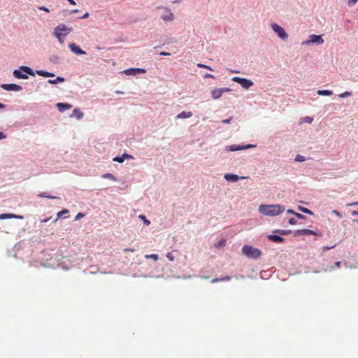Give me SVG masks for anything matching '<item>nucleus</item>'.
<instances>
[{"mask_svg": "<svg viewBox=\"0 0 358 358\" xmlns=\"http://www.w3.org/2000/svg\"><path fill=\"white\" fill-rule=\"evenodd\" d=\"M285 208L283 206L279 204L266 205L262 204L259 206L258 210L262 215L266 216H276L285 211Z\"/></svg>", "mask_w": 358, "mask_h": 358, "instance_id": "nucleus-1", "label": "nucleus"}, {"mask_svg": "<svg viewBox=\"0 0 358 358\" xmlns=\"http://www.w3.org/2000/svg\"><path fill=\"white\" fill-rule=\"evenodd\" d=\"M72 31V29L64 24H59L53 31V35L61 44L64 42V38Z\"/></svg>", "mask_w": 358, "mask_h": 358, "instance_id": "nucleus-2", "label": "nucleus"}, {"mask_svg": "<svg viewBox=\"0 0 358 358\" xmlns=\"http://www.w3.org/2000/svg\"><path fill=\"white\" fill-rule=\"evenodd\" d=\"M242 252L248 258L257 259L262 255V252L259 249L247 245L242 248Z\"/></svg>", "mask_w": 358, "mask_h": 358, "instance_id": "nucleus-3", "label": "nucleus"}, {"mask_svg": "<svg viewBox=\"0 0 358 358\" xmlns=\"http://www.w3.org/2000/svg\"><path fill=\"white\" fill-rule=\"evenodd\" d=\"M27 74L34 76L31 69L28 66H22L20 67V69H15L13 71L14 76L19 79H27L28 76Z\"/></svg>", "mask_w": 358, "mask_h": 358, "instance_id": "nucleus-4", "label": "nucleus"}, {"mask_svg": "<svg viewBox=\"0 0 358 358\" xmlns=\"http://www.w3.org/2000/svg\"><path fill=\"white\" fill-rule=\"evenodd\" d=\"M273 31L282 40H286L288 38L287 34L285 29L276 23L271 24Z\"/></svg>", "mask_w": 358, "mask_h": 358, "instance_id": "nucleus-5", "label": "nucleus"}, {"mask_svg": "<svg viewBox=\"0 0 358 358\" xmlns=\"http://www.w3.org/2000/svg\"><path fill=\"white\" fill-rule=\"evenodd\" d=\"M309 39L302 43V45H308L310 43L322 44L324 39L320 35L311 34L309 36Z\"/></svg>", "mask_w": 358, "mask_h": 358, "instance_id": "nucleus-6", "label": "nucleus"}, {"mask_svg": "<svg viewBox=\"0 0 358 358\" xmlns=\"http://www.w3.org/2000/svg\"><path fill=\"white\" fill-rule=\"evenodd\" d=\"M232 80L240 84L243 88L248 89L253 85V83L250 80L240 77H234Z\"/></svg>", "mask_w": 358, "mask_h": 358, "instance_id": "nucleus-7", "label": "nucleus"}, {"mask_svg": "<svg viewBox=\"0 0 358 358\" xmlns=\"http://www.w3.org/2000/svg\"><path fill=\"white\" fill-rule=\"evenodd\" d=\"M231 90L228 87L216 88L211 90V96L213 99H219L224 92H230Z\"/></svg>", "mask_w": 358, "mask_h": 358, "instance_id": "nucleus-8", "label": "nucleus"}, {"mask_svg": "<svg viewBox=\"0 0 358 358\" xmlns=\"http://www.w3.org/2000/svg\"><path fill=\"white\" fill-rule=\"evenodd\" d=\"M164 13L161 15V18L166 22H172L174 20V14L167 8L162 7Z\"/></svg>", "mask_w": 358, "mask_h": 358, "instance_id": "nucleus-9", "label": "nucleus"}, {"mask_svg": "<svg viewBox=\"0 0 358 358\" xmlns=\"http://www.w3.org/2000/svg\"><path fill=\"white\" fill-rule=\"evenodd\" d=\"M1 87L6 91L19 92L22 90V86L18 85L17 84H2Z\"/></svg>", "mask_w": 358, "mask_h": 358, "instance_id": "nucleus-10", "label": "nucleus"}, {"mask_svg": "<svg viewBox=\"0 0 358 358\" xmlns=\"http://www.w3.org/2000/svg\"><path fill=\"white\" fill-rule=\"evenodd\" d=\"M123 73L127 76H136L139 73H145V70L140 68H131L129 69H126L123 71Z\"/></svg>", "mask_w": 358, "mask_h": 358, "instance_id": "nucleus-11", "label": "nucleus"}, {"mask_svg": "<svg viewBox=\"0 0 358 358\" xmlns=\"http://www.w3.org/2000/svg\"><path fill=\"white\" fill-rule=\"evenodd\" d=\"M256 145H252V144H248L245 146H240L236 145H231L229 146H227L226 148L227 150L228 151H237V150H245L250 148H255Z\"/></svg>", "mask_w": 358, "mask_h": 358, "instance_id": "nucleus-12", "label": "nucleus"}, {"mask_svg": "<svg viewBox=\"0 0 358 358\" xmlns=\"http://www.w3.org/2000/svg\"><path fill=\"white\" fill-rule=\"evenodd\" d=\"M308 235H317V234L315 231L308 229H299L294 232V236Z\"/></svg>", "mask_w": 358, "mask_h": 358, "instance_id": "nucleus-13", "label": "nucleus"}, {"mask_svg": "<svg viewBox=\"0 0 358 358\" xmlns=\"http://www.w3.org/2000/svg\"><path fill=\"white\" fill-rule=\"evenodd\" d=\"M70 50L76 55H85L86 52L83 50L76 43H70L69 45Z\"/></svg>", "mask_w": 358, "mask_h": 358, "instance_id": "nucleus-14", "label": "nucleus"}, {"mask_svg": "<svg viewBox=\"0 0 358 358\" xmlns=\"http://www.w3.org/2000/svg\"><path fill=\"white\" fill-rule=\"evenodd\" d=\"M11 218L22 220L24 217L22 215H15V214H13V213L0 214V220L11 219Z\"/></svg>", "mask_w": 358, "mask_h": 358, "instance_id": "nucleus-15", "label": "nucleus"}, {"mask_svg": "<svg viewBox=\"0 0 358 358\" xmlns=\"http://www.w3.org/2000/svg\"><path fill=\"white\" fill-rule=\"evenodd\" d=\"M224 178L228 180V181H232V182H236L238 181L240 178H242V179H244L245 178V177H241L240 178L238 176L236 175V174H232V173H227L224 175Z\"/></svg>", "mask_w": 358, "mask_h": 358, "instance_id": "nucleus-16", "label": "nucleus"}, {"mask_svg": "<svg viewBox=\"0 0 358 358\" xmlns=\"http://www.w3.org/2000/svg\"><path fill=\"white\" fill-rule=\"evenodd\" d=\"M56 106L60 112H64L67 109L71 108L72 107L71 104L64 103H57Z\"/></svg>", "mask_w": 358, "mask_h": 358, "instance_id": "nucleus-17", "label": "nucleus"}, {"mask_svg": "<svg viewBox=\"0 0 358 358\" xmlns=\"http://www.w3.org/2000/svg\"><path fill=\"white\" fill-rule=\"evenodd\" d=\"M268 239L269 241H271L275 242V243H282L284 241L283 238H282L280 236H276V235H268Z\"/></svg>", "mask_w": 358, "mask_h": 358, "instance_id": "nucleus-18", "label": "nucleus"}, {"mask_svg": "<svg viewBox=\"0 0 358 358\" xmlns=\"http://www.w3.org/2000/svg\"><path fill=\"white\" fill-rule=\"evenodd\" d=\"M36 73L38 76L46 77V78H48V77H54L55 76L54 73H49V72H47V71H43V70L36 71Z\"/></svg>", "mask_w": 358, "mask_h": 358, "instance_id": "nucleus-19", "label": "nucleus"}, {"mask_svg": "<svg viewBox=\"0 0 358 358\" xmlns=\"http://www.w3.org/2000/svg\"><path fill=\"white\" fill-rule=\"evenodd\" d=\"M192 115L191 112L182 111L177 115V118L185 119L192 117Z\"/></svg>", "mask_w": 358, "mask_h": 358, "instance_id": "nucleus-20", "label": "nucleus"}, {"mask_svg": "<svg viewBox=\"0 0 358 358\" xmlns=\"http://www.w3.org/2000/svg\"><path fill=\"white\" fill-rule=\"evenodd\" d=\"M73 115H74L78 120H80L83 117V113L79 108H75L73 111Z\"/></svg>", "mask_w": 358, "mask_h": 358, "instance_id": "nucleus-21", "label": "nucleus"}, {"mask_svg": "<svg viewBox=\"0 0 358 358\" xmlns=\"http://www.w3.org/2000/svg\"><path fill=\"white\" fill-rule=\"evenodd\" d=\"M69 211L67 209H64L57 214V218L55 220V222H56L59 218L63 217L64 215L69 214Z\"/></svg>", "mask_w": 358, "mask_h": 358, "instance_id": "nucleus-22", "label": "nucleus"}, {"mask_svg": "<svg viewBox=\"0 0 358 358\" xmlns=\"http://www.w3.org/2000/svg\"><path fill=\"white\" fill-rule=\"evenodd\" d=\"M317 93L318 95L330 96L332 94L333 92H332V91L328 90H320L317 92Z\"/></svg>", "mask_w": 358, "mask_h": 358, "instance_id": "nucleus-23", "label": "nucleus"}, {"mask_svg": "<svg viewBox=\"0 0 358 358\" xmlns=\"http://www.w3.org/2000/svg\"><path fill=\"white\" fill-rule=\"evenodd\" d=\"M64 81V78L58 76V77H57L56 79L49 80L48 83H50V84H57L59 82L62 83Z\"/></svg>", "mask_w": 358, "mask_h": 358, "instance_id": "nucleus-24", "label": "nucleus"}, {"mask_svg": "<svg viewBox=\"0 0 358 358\" xmlns=\"http://www.w3.org/2000/svg\"><path fill=\"white\" fill-rule=\"evenodd\" d=\"M230 279H231V277L227 275V276H225L224 278H213L211 280V282L215 283V282H217L223 281V280H229Z\"/></svg>", "mask_w": 358, "mask_h": 358, "instance_id": "nucleus-25", "label": "nucleus"}, {"mask_svg": "<svg viewBox=\"0 0 358 358\" xmlns=\"http://www.w3.org/2000/svg\"><path fill=\"white\" fill-rule=\"evenodd\" d=\"M145 257L146 259H152L154 261H157L159 259V257L157 254L146 255Z\"/></svg>", "mask_w": 358, "mask_h": 358, "instance_id": "nucleus-26", "label": "nucleus"}, {"mask_svg": "<svg viewBox=\"0 0 358 358\" xmlns=\"http://www.w3.org/2000/svg\"><path fill=\"white\" fill-rule=\"evenodd\" d=\"M38 196L40 197H43V198H49V199H58L57 197L56 196H50V195H48L46 193L43 192V193H41L38 195Z\"/></svg>", "mask_w": 358, "mask_h": 358, "instance_id": "nucleus-27", "label": "nucleus"}, {"mask_svg": "<svg viewBox=\"0 0 358 358\" xmlns=\"http://www.w3.org/2000/svg\"><path fill=\"white\" fill-rule=\"evenodd\" d=\"M299 210L302 211L304 213L309 214V215H312L313 214L312 211H310L308 208L299 206Z\"/></svg>", "mask_w": 358, "mask_h": 358, "instance_id": "nucleus-28", "label": "nucleus"}, {"mask_svg": "<svg viewBox=\"0 0 358 358\" xmlns=\"http://www.w3.org/2000/svg\"><path fill=\"white\" fill-rule=\"evenodd\" d=\"M275 233H278V234H280V235H287L288 234L290 233V231L288 230V231H286V230H275L274 231Z\"/></svg>", "mask_w": 358, "mask_h": 358, "instance_id": "nucleus-29", "label": "nucleus"}, {"mask_svg": "<svg viewBox=\"0 0 358 358\" xmlns=\"http://www.w3.org/2000/svg\"><path fill=\"white\" fill-rule=\"evenodd\" d=\"M138 217L140 219H141L142 220H143V222L146 224V225H149L150 224V222L146 219V217L144 216V215H140L138 216Z\"/></svg>", "mask_w": 358, "mask_h": 358, "instance_id": "nucleus-30", "label": "nucleus"}, {"mask_svg": "<svg viewBox=\"0 0 358 358\" xmlns=\"http://www.w3.org/2000/svg\"><path fill=\"white\" fill-rule=\"evenodd\" d=\"M197 66H198L199 68H203V69H208V70H210V71H213V69H211V67H210V66H207V65H205V64H200V63H199V64H197Z\"/></svg>", "mask_w": 358, "mask_h": 358, "instance_id": "nucleus-31", "label": "nucleus"}, {"mask_svg": "<svg viewBox=\"0 0 358 358\" xmlns=\"http://www.w3.org/2000/svg\"><path fill=\"white\" fill-rule=\"evenodd\" d=\"M113 161L119 163H122L124 161V159L123 158L122 156L115 157V158H113Z\"/></svg>", "mask_w": 358, "mask_h": 358, "instance_id": "nucleus-32", "label": "nucleus"}, {"mask_svg": "<svg viewBox=\"0 0 358 358\" xmlns=\"http://www.w3.org/2000/svg\"><path fill=\"white\" fill-rule=\"evenodd\" d=\"M351 95V92H345L342 94H339V97L340 98H345V97H348V96H350Z\"/></svg>", "mask_w": 358, "mask_h": 358, "instance_id": "nucleus-33", "label": "nucleus"}, {"mask_svg": "<svg viewBox=\"0 0 358 358\" xmlns=\"http://www.w3.org/2000/svg\"><path fill=\"white\" fill-rule=\"evenodd\" d=\"M295 160L296 162H304L305 161V157H303L302 155H296Z\"/></svg>", "mask_w": 358, "mask_h": 358, "instance_id": "nucleus-34", "label": "nucleus"}, {"mask_svg": "<svg viewBox=\"0 0 358 358\" xmlns=\"http://www.w3.org/2000/svg\"><path fill=\"white\" fill-rule=\"evenodd\" d=\"M336 246V245H334L332 246H324L322 248V250L323 252H326L327 250H329L330 249L334 248Z\"/></svg>", "mask_w": 358, "mask_h": 358, "instance_id": "nucleus-35", "label": "nucleus"}, {"mask_svg": "<svg viewBox=\"0 0 358 358\" xmlns=\"http://www.w3.org/2000/svg\"><path fill=\"white\" fill-rule=\"evenodd\" d=\"M166 257L171 262L174 260V257L172 254V252H168L166 255Z\"/></svg>", "mask_w": 358, "mask_h": 358, "instance_id": "nucleus-36", "label": "nucleus"}, {"mask_svg": "<svg viewBox=\"0 0 358 358\" xmlns=\"http://www.w3.org/2000/svg\"><path fill=\"white\" fill-rule=\"evenodd\" d=\"M122 156L123 157V158L124 159H133L134 158L133 156H131V155H130L129 154H127V153L123 154Z\"/></svg>", "mask_w": 358, "mask_h": 358, "instance_id": "nucleus-37", "label": "nucleus"}, {"mask_svg": "<svg viewBox=\"0 0 358 358\" xmlns=\"http://www.w3.org/2000/svg\"><path fill=\"white\" fill-rule=\"evenodd\" d=\"M38 9L41 10H43L45 12H46V13H49L50 12V10L48 8H46L45 6H39Z\"/></svg>", "mask_w": 358, "mask_h": 358, "instance_id": "nucleus-38", "label": "nucleus"}, {"mask_svg": "<svg viewBox=\"0 0 358 358\" xmlns=\"http://www.w3.org/2000/svg\"><path fill=\"white\" fill-rule=\"evenodd\" d=\"M289 223L290 224H292V225L296 224V220L294 218H290L289 220Z\"/></svg>", "mask_w": 358, "mask_h": 358, "instance_id": "nucleus-39", "label": "nucleus"}, {"mask_svg": "<svg viewBox=\"0 0 358 358\" xmlns=\"http://www.w3.org/2000/svg\"><path fill=\"white\" fill-rule=\"evenodd\" d=\"M294 215L296 216L299 219H304L305 218L304 215H301L300 213H294Z\"/></svg>", "mask_w": 358, "mask_h": 358, "instance_id": "nucleus-40", "label": "nucleus"}, {"mask_svg": "<svg viewBox=\"0 0 358 358\" xmlns=\"http://www.w3.org/2000/svg\"><path fill=\"white\" fill-rule=\"evenodd\" d=\"M84 217V214H83L81 213H79L76 216V220H79V219H80L81 217Z\"/></svg>", "mask_w": 358, "mask_h": 358, "instance_id": "nucleus-41", "label": "nucleus"}, {"mask_svg": "<svg viewBox=\"0 0 358 358\" xmlns=\"http://www.w3.org/2000/svg\"><path fill=\"white\" fill-rule=\"evenodd\" d=\"M231 119H232L231 117H229L228 119H225V120H222V123L229 124V123H230Z\"/></svg>", "mask_w": 358, "mask_h": 358, "instance_id": "nucleus-42", "label": "nucleus"}, {"mask_svg": "<svg viewBox=\"0 0 358 358\" xmlns=\"http://www.w3.org/2000/svg\"><path fill=\"white\" fill-rule=\"evenodd\" d=\"M204 78H213L214 76L212 74L206 73L205 76H204Z\"/></svg>", "mask_w": 358, "mask_h": 358, "instance_id": "nucleus-43", "label": "nucleus"}, {"mask_svg": "<svg viewBox=\"0 0 358 358\" xmlns=\"http://www.w3.org/2000/svg\"><path fill=\"white\" fill-rule=\"evenodd\" d=\"M224 244H225V241H220V242L217 243V247H221V246H223V245H224Z\"/></svg>", "mask_w": 358, "mask_h": 358, "instance_id": "nucleus-44", "label": "nucleus"}, {"mask_svg": "<svg viewBox=\"0 0 358 358\" xmlns=\"http://www.w3.org/2000/svg\"><path fill=\"white\" fill-rule=\"evenodd\" d=\"M358 0H349L348 4L349 5H354L357 2Z\"/></svg>", "mask_w": 358, "mask_h": 358, "instance_id": "nucleus-45", "label": "nucleus"}, {"mask_svg": "<svg viewBox=\"0 0 358 358\" xmlns=\"http://www.w3.org/2000/svg\"><path fill=\"white\" fill-rule=\"evenodd\" d=\"M104 178H113V176L112 174L110 173H106L103 176Z\"/></svg>", "mask_w": 358, "mask_h": 358, "instance_id": "nucleus-46", "label": "nucleus"}, {"mask_svg": "<svg viewBox=\"0 0 358 358\" xmlns=\"http://www.w3.org/2000/svg\"><path fill=\"white\" fill-rule=\"evenodd\" d=\"M89 17V13H85L82 17H80V19H85Z\"/></svg>", "mask_w": 358, "mask_h": 358, "instance_id": "nucleus-47", "label": "nucleus"}, {"mask_svg": "<svg viewBox=\"0 0 358 358\" xmlns=\"http://www.w3.org/2000/svg\"><path fill=\"white\" fill-rule=\"evenodd\" d=\"M159 54H160V55H163V56H169V55H170L169 52H161Z\"/></svg>", "mask_w": 358, "mask_h": 358, "instance_id": "nucleus-48", "label": "nucleus"}, {"mask_svg": "<svg viewBox=\"0 0 358 358\" xmlns=\"http://www.w3.org/2000/svg\"><path fill=\"white\" fill-rule=\"evenodd\" d=\"M334 214H335L336 215H337L338 217H341L340 213L336 210H333L332 211Z\"/></svg>", "mask_w": 358, "mask_h": 358, "instance_id": "nucleus-49", "label": "nucleus"}, {"mask_svg": "<svg viewBox=\"0 0 358 358\" xmlns=\"http://www.w3.org/2000/svg\"><path fill=\"white\" fill-rule=\"evenodd\" d=\"M287 213H289V214H293L294 215V213H296V212H294L293 210L292 209H289L287 210Z\"/></svg>", "mask_w": 358, "mask_h": 358, "instance_id": "nucleus-50", "label": "nucleus"}, {"mask_svg": "<svg viewBox=\"0 0 358 358\" xmlns=\"http://www.w3.org/2000/svg\"><path fill=\"white\" fill-rule=\"evenodd\" d=\"M5 138H6V135L3 132L0 131V139H3Z\"/></svg>", "mask_w": 358, "mask_h": 358, "instance_id": "nucleus-51", "label": "nucleus"}, {"mask_svg": "<svg viewBox=\"0 0 358 358\" xmlns=\"http://www.w3.org/2000/svg\"><path fill=\"white\" fill-rule=\"evenodd\" d=\"M312 118L309 117H307L306 118V122H308V123H310L312 122Z\"/></svg>", "mask_w": 358, "mask_h": 358, "instance_id": "nucleus-52", "label": "nucleus"}, {"mask_svg": "<svg viewBox=\"0 0 358 358\" xmlns=\"http://www.w3.org/2000/svg\"><path fill=\"white\" fill-rule=\"evenodd\" d=\"M125 252H134V249L126 248L124 250Z\"/></svg>", "mask_w": 358, "mask_h": 358, "instance_id": "nucleus-53", "label": "nucleus"}, {"mask_svg": "<svg viewBox=\"0 0 358 358\" xmlns=\"http://www.w3.org/2000/svg\"><path fill=\"white\" fill-rule=\"evenodd\" d=\"M71 5H76V2L74 0H67Z\"/></svg>", "mask_w": 358, "mask_h": 358, "instance_id": "nucleus-54", "label": "nucleus"}, {"mask_svg": "<svg viewBox=\"0 0 358 358\" xmlns=\"http://www.w3.org/2000/svg\"><path fill=\"white\" fill-rule=\"evenodd\" d=\"M335 265H336L337 267H340V266H341V262H336L335 263Z\"/></svg>", "mask_w": 358, "mask_h": 358, "instance_id": "nucleus-55", "label": "nucleus"}, {"mask_svg": "<svg viewBox=\"0 0 358 358\" xmlns=\"http://www.w3.org/2000/svg\"><path fill=\"white\" fill-rule=\"evenodd\" d=\"M78 9H74V10H71V13H78Z\"/></svg>", "mask_w": 358, "mask_h": 358, "instance_id": "nucleus-56", "label": "nucleus"}, {"mask_svg": "<svg viewBox=\"0 0 358 358\" xmlns=\"http://www.w3.org/2000/svg\"><path fill=\"white\" fill-rule=\"evenodd\" d=\"M115 93L118 94H123V92L117 90V91H115Z\"/></svg>", "mask_w": 358, "mask_h": 358, "instance_id": "nucleus-57", "label": "nucleus"}, {"mask_svg": "<svg viewBox=\"0 0 358 358\" xmlns=\"http://www.w3.org/2000/svg\"><path fill=\"white\" fill-rule=\"evenodd\" d=\"M4 108H5V105L0 103V109Z\"/></svg>", "mask_w": 358, "mask_h": 358, "instance_id": "nucleus-58", "label": "nucleus"}, {"mask_svg": "<svg viewBox=\"0 0 358 358\" xmlns=\"http://www.w3.org/2000/svg\"><path fill=\"white\" fill-rule=\"evenodd\" d=\"M49 220H50V218H48V219H45V220H43L41 222H47Z\"/></svg>", "mask_w": 358, "mask_h": 358, "instance_id": "nucleus-59", "label": "nucleus"}, {"mask_svg": "<svg viewBox=\"0 0 358 358\" xmlns=\"http://www.w3.org/2000/svg\"><path fill=\"white\" fill-rule=\"evenodd\" d=\"M353 215H358V211H353L352 213Z\"/></svg>", "mask_w": 358, "mask_h": 358, "instance_id": "nucleus-60", "label": "nucleus"}, {"mask_svg": "<svg viewBox=\"0 0 358 358\" xmlns=\"http://www.w3.org/2000/svg\"><path fill=\"white\" fill-rule=\"evenodd\" d=\"M353 205H358V201L355 203H353Z\"/></svg>", "mask_w": 358, "mask_h": 358, "instance_id": "nucleus-61", "label": "nucleus"}, {"mask_svg": "<svg viewBox=\"0 0 358 358\" xmlns=\"http://www.w3.org/2000/svg\"><path fill=\"white\" fill-rule=\"evenodd\" d=\"M232 72H233V73H238V71H233Z\"/></svg>", "mask_w": 358, "mask_h": 358, "instance_id": "nucleus-62", "label": "nucleus"}, {"mask_svg": "<svg viewBox=\"0 0 358 358\" xmlns=\"http://www.w3.org/2000/svg\"><path fill=\"white\" fill-rule=\"evenodd\" d=\"M356 221H357V222H358V220H356Z\"/></svg>", "mask_w": 358, "mask_h": 358, "instance_id": "nucleus-63", "label": "nucleus"}]
</instances>
